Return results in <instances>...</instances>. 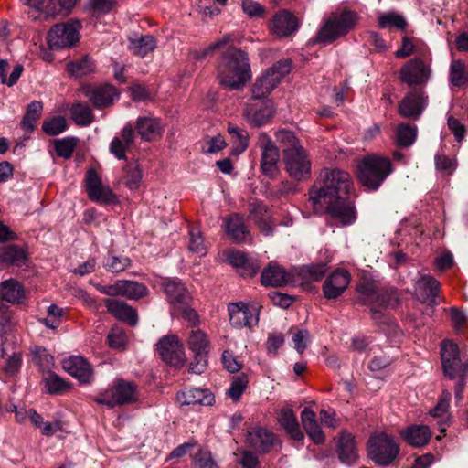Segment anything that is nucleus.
Returning <instances> with one entry per match:
<instances>
[{"mask_svg":"<svg viewBox=\"0 0 468 468\" xmlns=\"http://www.w3.org/2000/svg\"><path fill=\"white\" fill-rule=\"evenodd\" d=\"M156 351L162 360L173 367H179L185 361L184 348L176 335L162 337L156 344Z\"/></svg>","mask_w":468,"mask_h":468,"instance_id":"a211bd4d","label":"nucleus"},{"mask_svg":"<svg viewBox=\"0 0 468 468\" xmlns=\"http://www.w3.org/2000/svg\"><path fill=\"white\" fill-rule=\"evenodd\" d=\"M226 231L230 239L238 243L245 241L249 236V230L239 215H233L226 220Z\"/></svg>","mask_w":468,"mask_h":468,"instance_id":"ea45409f","label":"nucleus"},{"mask_svg":"<svg viewBox=\"0 0 468 468\" xmlns=\"http://www.w3.org/2000/svg\"><path fill=\"white\" fill-rule=\"evenodd\" d=\"M440 282L431 275H422L416 282V295L422 303H435Z\"/></svg>","mask_w":468,"mask_h":468,"instance_id":"c85d7f7f","label":"nucleus"},{"mask_svg":"<svg viewBox=\"0 0 468 468\" xmlns=\"http://www.w3.org/2000/svg\"><path fill=\"white\" fill-rule=\"evenodd\" d=\"M298 27V19L287 10L274 15L271 24V32L278 37H288L297 31Z\"/></svg>","mask_w":468,"mask_h":468,"instance_id":"b1692460","label":"nucleus"},{"mask_svg":"<svg viewBox=\"0 0 468 468\" xmlns=\"http://www.w3.org/2000/svg\"><path fill=\"white\" fill-rule=\"evenodd\" d=\"M399 445L392 435L375 432L367 441V455L378 465L388 466L399 453Z\"/></svg>","mask_w":468,"mask_h":468,"instance_id":"423d86ee","label":"nucleus"},{"mask_svg":"<svg viewBox=\"0 0 468 468\" xmlns=\"http://www.w3.org/2000/svg\"><path fill=\"white\" fill-rule=\"evenodd\" d=\"M430 77V66L420 58L409 60L401 67L399 72L400 81L410 87L426 84Z\"/></svg>","mask_w":468,"mask_h":468,"instance_id":"4468645a","label":"nucleus"},{"mask_svg":"<svg viewBox=\"0 0 468 468\" xmlns=\"http://www.w3.org/2000/svg\"><path fill=\"white\" fill-rule=\"evenodd\" d=\"M77 4V0H49L46 5V20L58 16H68Z\"/></svg>","mask_w":468,"mask_h":468,"instance_id":"37998d69","label":"nucleus"},{"mask_svg":"<svg viewBox=\"0 0 468 468\" xmlns=\"http://www.w3.org/2000/svg\"><path fill=\"white\" fill-rule=\"evenodd\" d=\"M292 282V274L274 262H271L261 272V283L265 286L282 287Z\"/></svg>","mask_w":468,"mask_h":468,"instance_id":"393cba45","label":"nucleus"},{"mask_svg":"<svg viewBox=\"0 0 468 468\" xmlns=\"http://www.w3.org/2000/svg\"><path fill=\"white\" fill-rule=\"evenodd\" d=\"M89 197L97 203L112 205L118 203V197L109 186H104L95 170H88L85 177Z\"/></svg>","mask_w":468,"mask_h":468,"instance_id":"f3484780","label":"nucleus"},{"mask_svg":"<svg viewBox=\"0 0 468 468\" xmlns=\"http://www.w3.org/2000/svg\"><path fill=\"white\" fill-rule=\"evenodd\" d=\"M105 306L107 311L116 319L125 322L132 326L137 324L138 314L135 309L127 303L115 299H106Z\"/></svg>","mask_w":468,"mask_h":468,"instance_id":"bb28decb","label":"nucleus"},{"mask_svg":"<svg viewBox=\"0 0 468 468\" xmlns=\"http://www.w3.org/2000/svg\"><path fill=\"white\" fill-rule=\"evenodd\" d=\"M357 21V14L350 10L331 13L324 19L313 42L330 44L352 30Z\"/></svg>","mask_w":468,"mask_h":468,"instance_id":"20e7f679","label":"nucleus"},{"mask_svg":"<svg viewBox=\"0 0 468 468\" xmlns=\"http://www.w3.org/2000/svg\"><path fill=\"white\" fill-rule=\"evenodd\" d=\"M339 459L343 463H350L357 459V450L355 438L348 432H342L338 443Z\"/></svg>","mask_w":468,"mask_h":468,"instance_id":"4c0bfd02","label":"nucleus"},{"mask_svg":"<svg viewBox=\"0 0 468 468\" xmlns=\"http://www.w3.org/2000/svg\"><path fill=\"white\" fill-rule=\"evenodd\" d=\"M250 217L261 226L266 235L271 233V228L268 224L269 213L262 203L252 202L250 204Z\"/></svg>","mask_w":468,"mask_h":468,"instance_id":"a18cd8bd","label":"nucleus"},{"mask_svg":"<svg viewBox=\"0 0 468 468\" xmlns=\"http://www.w3.org/2000/svg\"><path fill=\"white\" fill-rule=\"evenodd\" d=\"M394 361V358L388 353L383 352L380 355L374 356L368 364V368L371 371L378 372L389 367Z\"/></svg>","mask_w":468,"mask_h":468,"instance_id":"e2e57ef3","label":"nucleus"},{"mask_svg":"<svg viewBox=\"0 0 468 468\" xmlns=\"http://www.w3.org/2000/svg\"><path fill=\"white\" fill-rule=\"evenodd\" d=\"M148 292L146 286L133 281L121 280V296L138 300Z\"/></svg>","mask_w":468,"mask_h":468,"instance_id":"49530a36","label":"nucleus"},{"mask_svg":"<svg viewBox=\"0 0 468 468\" xmlns=\"http://www.w3.org/2000/svg\"><path fill=\"white\" fill-rule=\"evenodd\" d=\"M44 382L47 392L49 394H60L69 388L66 381L52 372H48Z\"/></svg>","mask_w":468,"mask_h":468,"instance_id":"5fc2aeb1","label":"nucleus"},{"mask_svg":"<svg viewBox=\"0 0 468 468\" xmlns=\"http://www.w3.org/2000/svg\"><path fill=\"white\" fill-rule=\"evenodd\" d=\"M189 250L192 252L197 253L200 256L206 254V247L204 245L203 238L201 237L199 231L191 229L189 231Z\"/></svg>","mask_w":468,"mask_h":468,"instance_id":"69168bd1","label":"nucleus"},{"mask_svg":"<svg viewBox=\"0 0 468 468\" xmlns=\"http://www.w3.org/2000/svg\"><path fill=\"white\" fill-rule=\"evenodd\" d=\"M292 342L294 344V348L299 354H303L305 348L307 347L308 343L310 342V335L309 332L305 329L299 330L292 336Z\"/></svg>","mask_w":468,"mask_h":468,"instance_id":"774afa93","label":"nucleus"},{"mask_svg":"<svg viewBox=\"0 0 468 468\" xmlns=\"http://www.w3.org/2000/svg\"><path fill=\"white\" fill-rule=\"evenodd\" d=\"M221 362L224 368L229 373H236L242 367V363L233 355L232 352L225 350L221 356Z\"/></svg>","mask_w":468,"mask_h":468,"instance_id":"0e129e2a","label":"nucleus"},{"mask_svg":"<svg viewBox=\"0 0 468 468\" xmlns=\"http://www.w3.org/2000/svg\"><path fill=\"white\" fill-rule=\"evenodd\" d=\"M63 368L80 383H90L93 372L90 364L82 356H72L62 362Z\"/></svg>","mask_w":468,"mask_h":468,"instance_id":"4be33fe9","label":"nucleus"},{"mask_svg":"<svg viewBox=\"0 0 468 468\" xmlns=\"http://www.w3.org/2000/svg\"><path fill=\"white\" fill-rule=\"evenodd\" d=\"M228 261L233 267L239 269V273L243 277H251L260 269L257 261H250L246 254L240 251L229 252Z\"/></svg>","mask_w":468,"mask_h":468,"instance_id":"f704fd0d","label":"nucleus"},{"mask_svg":"<svg viewBox=\"0 0 468 468\" xmlns=\"http://www.w3.org/2000/svg\"><path fill=\"white\" fill-rule=\"evenodd\" d=\"M138 399L137 386L133 382L118 379L114 385L99 394L94 400L98 404L105 405L110 409L116 406L130 404Z\"/></svg>","mask_w":468,"mask_h":468,"instance_id":"1a4fd4ad","label":"nucleus"},{"mask_svg":"<svg viewBox=\"0 0 468 468\" xmlns=\"http://www.w3.org/2000/svg\"><path fill=\"white\" fill-rule=\"evenodd\" d=\"M278 421L292 439L300 441L303 438L295 413L292 409L286 408L281 410Z\"/></svg>","mask_w":468,"mask_h":468,"instance_id":"c9c22d12","label":"nucleus"},{"mask_svg":"<svg viewBox=\"0 0 468 468\" xmlns=\"http://www.w3.org/2000/svg\"><path fill=\"white\" fill-rule=\"evenodd\" d=\"M441 363L443 371L449 378L466 377L468 374V362H463L458 346L451 340L441 342Z\"/></svg>","mask_w":468,"mask_h":468,"instance_id":"9d476101","label":"nucleus"},{"mask_svg":"<svg viewBox=\"0 0 468 468\" xmlns=\"http://www.w3.org/2000/svg\"><path fill=\"white\" fill-rule=\"evenodd\" d=\"M249 378L246 374H240L235 377L231 382L230 388L227 391L228 395L235 402L239 401L241 395L247 388Z\"/></svg>","mask_w":468,"mask_h":468,"instance_id":"6e6d98bb","label":"nucleus"},{"mask_svg":"<svg viewBox=\"0 0 468 468\" xmlns=\"http://www.w3.org/2000/svg\"><path fill=\"white\" fill-rule=\"evenodd\" d=\"M351 197L344 196L322 200V206H325L324 213L327 220L331 224L345 227L356 222V209Z\"/></svg>","mask_w":468,"mask_h":468,"instance_id":"0eeeda50","label":"nucleus"},{"mask_svg":"<svg viewBox=\"0 0 468 468\" xmlns=\"http://www.w3.org/2000/svg\"><path fill=\"white\" fill-rule=\"evenodd\" d=\"M381 287L378 286V282L370 280L361 281L357 286L356 291L359 294V301L363 304H376L378 300V293Z\"/></svg>","mask_w":468,"mask_h":468,"instance_id":"58836bf2","label":"nucleus"},{"mask_svg":"<svg viewBox=\"0 0 468 468\" xmlns=\"http://www.w3.org/2000/svg\"><path fill=\"white\" fill-rule=\"evenodd\" d=\"M246 441L258 452H269L274 443V434L263 428H254L247 434Z\"/></svg>","mask_w":468,"mask_h":468,"instance_id":"cd10ccee","label":"nucleus"},{"mask_svg":"<svg viewBox=\"0 0 468 468\" xmlns=\"http://www.w3.org/2000/svg\"><path fill=\"white\" fill-rule=\"evenodd\" d=\"M378 26L380 28L394 27L398 29L404 30L407 26L405 18L395 13H387L378 17Z\"/></svg>","mask_w":468,"mask_h":468,"instance_id":"bf43d9fd","label":"nucleus"},{"mask_svg":"<svg viewBox=\"0 0 468 468\" xmlns=\"http://www.w3.org/2000/svg\"><path fill=\"white\" fill-rule=\"evenodd\" d=\"M291 71V62L287 59L280 60L268 69L258 78L251 88V98L264 100L280 83L281 80Z\"/></svg>","mask_w":468,"mask_h":468,"instance_id":"6e6552de","label":"nucleus"},{"mask_svg":"<svg viewBox=\"0 0 468 468\" xmlns=\"http://www.w3.org/2000/svg\"><path fill=\"white\" fill-rule=\"evenodd\" d=\"M399 435L409 445L422 447L429 442L431 431L426 425H411L401 430Z\"/></svg>","mask_w":468,"mask_h":468,"instance_id":"7c9ffc66","label":"nucleus"},{"mask_svg":"<svg viewBox=\"0 0 468 468\" xmlns=\"http://www.w3.org/2000/svg\"><path fill=\"white\" fill-rule=\"evenodd\" d=\"M134 128L143 141L152 142L162 137L164 127L158 118L140 116L136 119Z\"/></svg>","mask_w":468,"mask_h":468,"instance_id":"412c9836","label":"nucleus"},{"mask_svg":"<svg viewBox=\"0 0 468 468\" xmlns=\"http://www.w3.org/2000/svg\"><path fill=\"white\" fill-rule=\"evenodd\" d=\"M195 468H219L210 451L199 449L193 457Z\"/></svg>","mask_w":468,"mask_h":468,"instance_id":"4d7b16f0","label":"nucleus"},{"mask_svg":"<svg viewBox=\"0 0 468 468\" xmlns=\"http://www.w3.org/2000/svg\"><path fill=\"white\" fill-rule=\"evenodd\" d=\"M156 47L155 38L151 35L130 39L129 48L136 56L144 58Z\"/></svg>","mask_w":468,"mask_h":468,"instance_id":"79ce46f5","label":"nucleus"},{"mask_svg":"<svg viewBox=\"0 0 468 468\" xmlns=\"http://www.w3.org/2000/svg\"><path fill=\"white\" fill-rule=\"evenodd\" d=\"M165 292L173 309L189 304L190 296L185 285L178 280H168L163 283Z\"/></svg>","mask_w":468,"mask_h":468,"instance_id":"c756f323","label":"nucleus"},{"mask_svg":"<svg viewBox=\"0 0 468 468\" xmlns=\"http://www.w3.org/2000/svg\"><path fill=\"white\" fill-rule=\"evenodd\" d=\"M27 260V251L16 244H10L0 249V261L9 266H20Z\"/></svg>","mask_w":468,"mask_h":468,"instance_id":"e433bc0d","label":"nucleus"},{"mask_svg":"<svg viewBox=\"0 0 468 468\" xmlns=\"http://www.w3.org/2000/svg\"><path fill=\"white\" fill-rule=\"evenodd\" d=\"M142 180V170L137 163L128 164L124 168L123 183L130 189H137Z\"/></svg>","mask_w":468,"mask_h":468,"instance_id":"603ef678","label":"nucleus"},{"mask_svg":"<svg viewBox=\"0 0 468 468\" xmlns=\"http://www.w3.org/2000/svg\"><path fill=\"white\" fill-rule=\"evenodd\" d=\"M43 104L38 101H33L27 105V112L20 122L25 132L30 133L35 129L36 123L41 116Z\"/></svg>","mask_w":468,"mask_h":468,"instance_id":"a19ab883","label":"nucleus"},{"mask_svg":"<svg viewBox=\"0 0 468 468\" xmlns=\"http://www.w3.org/2000/svg\"><path fill=\"white\" fill-rule=\"evenodd\" d=\"M77 145V139L73 137H67L61 140H56L54 146L55 151L59 157L69 159L71 157Z\"/></svg>","mask_w":468,"mask_h":468,"instance_id":"13d9d810","label":"nucleus"},{"mask_svg":"<svg viewBox=\"0 0 468 468\" xmlns=\"http://www.w3.org/2000/svg\"><path fill=\"white\" fill-rule=\"evenodd\" d=\"M176 400L181 405H211L214 397L207 388H186L176 394Z\"/></svg>","mask_w":468,"mask_h":468,"instance_id":"2f4dec72","label":"nucleus"},{"mask_svg":"<svg viewBox=\"0 0 468 468\" xmlns=\"http://www.w3.org/2000/svg\"><path fill=\"white\" fill-rule=\"evenodd\" d=\"M426 99L420 92H409L399 103V115L403 118L418 120L426 107Z\"/></svg>","mask_w":468,"mask_h":468,"instance_id":"aec40b11","label":"nucleus"},{"mask_svg":"<svg viewBox=\"0 0 468 468\" xmlns=\"http://www.w3.org/2000/svg\"><path fill=\"white\" fill-rule=\"evenodd\" d=\"M68 128L67 121L63 116L57 115L46 118L42 123V130L50 136L60 134Z\"/></svg>","mask_w":468,"mask_h":468,"instance_id":"8fccbe9b","label":"nucleus"},{"mask_svg":"<svg viewBox=\"0 0 468 468\" xmlns=\"http://www.w3.org/2000/svg\"><path fill=\"white\" fill-rule=\"evenodd\" d=\"M275 113L273 103L270 100L250 99L243 109L242 116L253 127L267 124Z\"/></svg>","mask_w":468,"mask_h":468,"instance_id":"f8f14e48","label":"nucleus"},{"mask_svg":"<svg viewBox=\"0 0 468 468\" xmlns=\"http://www.w3.org/2000/svg\"><path fill=\"white\" fill-rule=\"evenodd\" d=\"M80 22L57 24L48 32V42L51 49L69 48L79 40Z\"/></svg>","mask_w":468,"mask_h":468,"instance_id":"dca6fc26","label":"nucleus"},{"mask_svg":"<svg viewBox=\"0 0 468 468\" xmlns=\"http://www.w3.org/2000/svg\"><path fill=\"white\" fill-rule=\"evenodd\" d=\"M70 112L72 120L80 126H88L94 120L92 111L88 104L75 103L72 105Z\"/></svg>","mask_w":468,"mask_h":468,"instance_id":"de8ad7c7","label":"nucleus"},{"mask_svg":"<svg viewBox=\"0 0 468 468\" xmlns=\"http://www.w3.org/2000/svg\"><path fill=\"white\" fill-rule=\"evenodd\" d=\"M0 297L9 303L20 304L26 298V292L17 280L10 278L0 283Z\"/></svg>","mask_w":468,"mask_h":468,"instance_id":"473e14b6","label":"nucleus"},{"mask_svg":"<svg viewBox=\"0 0 468 468\" xmlns=\"http://www.w3.org/2000/svg\"><path fill=\"white\" fill-rule=\"evenodd\" d=\"M82 92L92 105L100 110L112 106L120 97L117 88L111 84L85 86Z\"/></svg>","mask_w":468,"mask_h":468,"instance_id":"6ab92c4d","label":"nucleus"},{"mask_svg":"<svg viewBox=\"0 0 468 468\" xmlns=\"http://www.w3.org/2000/svg\"><path fill=\"white\" fill-rule=\"evenodd\" d=\"M257 147L261 150V169L264 175L272 177L278 173L280 153L274 142L266 133L258 135Z\"/></svg>","mask_w":468,"mask_h":468,"instance_id":"ddd939ff","label":"nucleus"},{"mask_svg":"<svg viewBox=\"0 0 468 468\" xmlns=\"http://www.w3.org/2000/svg\"><path fill=\"white\" fill-rule=\"evenodd\" d=\"M131 260L125 256H113L108 257L105 267L111 272H121L125 271L131 266Z\"/></svg>","mask_w":468,"mask_h":468,"instance_id":"052dcab7","label":"nucleus"},{"mask_svg":"<svg viewBox=\"0 0 468 468\" xmlns=\"http://www.w3.org/2000/svg\"><path fill=\"white\" fill-rule=\"evenodd\" d=\"M350 282V275L346 271L338 270L333 272L324 281L323 292L327 299H335L340 296L347 288Z\"/></svg>","mask_w":468,"mask_h":468,"instance_id":"5701e85b","label":"nucleus"},{"mask_svg":"<svg viewBox=\"0 0 468 468\" xmlns=\"http://www.w3.org/2000/svg\"><path fill=\"white\" fill-rule=\"evenodd\" d=\"M450 81L452 85L461 87L468 83V74L461 60H453L450 67Z\"/></svg>","mask_w":468,"mask_h":468,"instance_id":"864d4df0","label":"nucleus"},{"mask_svg":"<svg viewBox=\"0 0 468 468\" xmlns=\"http://www.w3.org/2000/svg\"><path fill=\"white\" fill-rule=\"evenodd\" d=\"M417 136V127L409 123H400L396 132V142L400 147H410Z\"/></svg>","mask_w":468,"mask_h":468,"instance_id":"09e8293b","label":"nucleus"},{"mask_svg":"<svg viewBox=\"0 0 468 468\" xmlns=\"http://www.w3.org/2000/svg\"><path fill=\"white\" fill-rule=\"evenodd\" d=\"M301 420L303 427L309 438L315 444L324 443L325 437L316 420L315 412L308 408H304L301 412Z\"/></svg>","mask_w":468,"mask_h":468,"instance_id":"72a5a7b5","label":"nucleus"},{"mask_svg":"<svg viewBox=\"0 0 468 468\" xmlns=\"http://www.w3.org/2000/svg\"><path fill=\"white\" fill-rule=\"evenodd\" d=\"M378 306H395L399 303L397 291L393 288H381L378 293Z\"/></svg>","mask_w":468,"mask_h":468,"instance_id":"680f3d73","label":"nucleus"},{"mask_svg":"<svg viewBox=\"0 0 468 468\" xmlns=\"http://www.w3.org/2000/svg\"><path fill=\"white\" fill-rule=\"evenodd\" d=\"M134 142V131L132 124L124 125L120 136H115L110 144V153L119 160L126 159V151Z\"/></svg>","mask_w":468,"mask_h":468,"instance_id":"a878e982","label":"nucleus"},{"mask_svg":"<svg viewBox=\"0 0 468 468\" xmlns=\"http://www.w3.org/2000/svg\"><path fill=\"white\" fill-rule=\"evenodd\" d=\"M219 83L229 90H240L250 79L248 55L241 49L229 48L218 66Z\"/></svg>","mask_w":468,"mask_h":468,"instance_id":"7ed1b4c3","label":"nucleus"},{"mask_svg":"<svg viewBox=\"0 0 468 468\" xmlns=\"http://www.w3.org/2000/svg\"><path fill=\"white\" fill-rule=\"evenodd\" d=\"M95 64L93 60L84 56L80 59L71 61L67 64V71L76 78L87 76L94 71Z\"/></svg>","mask_w":468,"mask_h":468,"instance_id":"c03bdc74","label":"nucleus"},{"mask_svg":"<svg viewBox=\"0 0 468 468\" xmlns=\"http://www.w3.org/2000/svg\"><path fill=\"white\" fill-rule=\"evenodd\" d=\"M391 173L392 165L388 158L368 155L359 164L357 176L364 186L377 190Z\"/></svg>","mask_w":468,"mask_h":468,"instance_id":"39448f33","label":"nucleus"},{"mask_svg":"<svg viewBox=\"0 0 468 468\" xmlns=\"http://www.w3.org/2000/svg\"><path fill=\"white\" fill-rule=\"evenodd\" d=\"M275 138L282 148L284 169L289 176L297 181L309 179L312 162L296 135L291 131L281 130L275 133Z\"/></svg>","mask_w":468,"mask_h":468,"instance_id":"f03ea898","label":"nucleus"},{"mask_svg":"<svg viewBox=\"0 0 468 468\" xmlns=\"http://www.w3.org/2000/svg\"><path fill=\"white\" fill-rule=\"evenodd\" d=\"M188 348L194 354L189 370L194 374H201L207 366L208 340L206 334L199 329H193L188 336Z\"/></svg>","mask_w":468,"mask_h":468,"instance_id":"9b49d317","label":"nucleus"},{"mask_svg":"<svg viewBox=\"0 0 468 468\" xmlns=\"http://www.w3.org/2000/svg\"><path fill=\"white\" fill-rule=\"evenodd\" d=\"M35 362L43 369H48L53 364V357L47 353V350L42 347H36L34 351Z\"/></svg>","mask_w":468,"mask_h":468,"instance_id":"338daca9","label":"nucleus"},{"mask_svg":"<svg viewBox=\"0 0 468 468\" xmlns=\"http://www.w3.org/2000/svg\"><path fill=\"white\" fill-rule=\"evenodd\" d=\"M354 186L351 176L343 170L335 168H324L319 175V179L309 190V201L314 210L322 209V200L352 196Z\"/></svg>","mask_w":468,"mask_h":468,"instance_id":"f257e3e1","label":"nucleus"},{"mask_svg":"<svg viewBox=\"0 0 468 468\" xmlns=\"http://www.w3.org/2000/svg\"><path fill=\"white\" fill-rule=\"evenodd\" d=\"M230 324L235 328H251L258 324L259 308L245 303H232L228 306Z\"/></svg>","mask_w":468,"mask_h":468,"instance_id":"2eb2a0df","label":"nucleus"},{"mask_svg":"<svg viewBox=\"0 0 468 468\" xmlns=\"http://www.w3.org/2000/svg\"><path fill=\"white\" fill-rule=\"evenodd\" d=\"M9 69V63L6 59H0V81L6 84L8 87L14 86L20 78L24 68L21 64H16L10 76L7 77L6 72Z\"/></svg>","mask_w":468,"mask_h":468,"instance_id":"3c124183","label":"nucleus"}]
</instances>
